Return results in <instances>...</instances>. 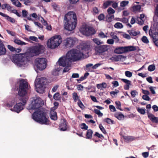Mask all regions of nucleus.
<instances>
[{"instance_id": "nucleus-1", "label": "nucleus", "mask_w": 158, "mask_h": 158, "mask_svg": "<svg viewBox=\"0 0 158 158\" xmlns=\"http://www.w3.org/2000/svg\"><path fill=\"white\" fill-rule=\"evenodd\" d=\"M34 120L41 124L48 125L50 122L46 113L43 110H39L33 113L32 115Z\"/></svg>"}, {"instance_id": "nucleus-2", "label": "nucleus", "mask_w": 158, "mask_h": 158, "mask_svg": "<svg viewBox=\"0 0 158 158\" xmlns=\"http://www.w3.org/2000/svg\"><path fill=\"white\" fill-rule=\"evenodd\" d=\"M28 56H30L28 53L16 54L13 57V61L19 67L24 66L28 61Z\"/></svg>"}, {"instance_id": "nucleus-3", "label": "nucleus", "mask_w": 158, "mask_h": 158, "mask_svg": "<svg viewBox=\"0 0 158 158\" xmlns=\"http://www.w3.org/2000/svg\"><path fill=\"white\" fill-rule=\"evenodd\" d=\"M83 54L77 49L71 50L67 53L66 58L70 62L80 60L83 56Z\"/></svg>"}, {"instance_id": "nucleus-4", "label": "nucleus", "mask_w": 158, "mask_h": 158, "mask_svg": "<svg viewBox=\"0 0 158 158\" xmlns=\"http://www.w3.org/2000/svg\"><path fill=\"white\" fill-rule=\"evenodd\" d=\"M62 41V39L60 35H55L48 40L47 46L52 49H55L60 45Z\"/></svg>"}, {"instance_id": "nucleus-5", "label": "nucleus", "mask_w": 158, "mask_h": 158, "mask_svg": "<svg viewBox=\"0 0 158 158\" xmlns=\"http://www.w3.org/2000/svg\"><path fill=\"white\" fill-rule=\"evenodd\" d=\"M31 103L29 105L27 109L29 110L40 108L44 104V102L39 97L34 98Z\"/></svg>"}, {"instance_id": "nucleus-6", "label": "nucleus", "mask_w": 158, "mask_h": 158, "mask_svg": "<svg viewBox=\"0 0 158 158\" xmlns=\"http://www.w3.org/2000/svg\"><path fill=\"white\" fill-rule=\"evenodd\" d=\"M45 47L42 45L38 44L33 47L28 53L30 56H33L43 53L45 51Z\"/></svg>"}, {"instance_id": "nucleus-7", "label": "nucleus", "mask_w": 158, "mask_h": 158, "mask_svg": "<svg viewBox=\"0 0 158 158\" xmlns=\"http://www.w3.org/2000/svg\"><path fill=\"white\" fill-rule=\"evenodd\" d=\"M47 60L44 58H37L35 59V64L37 68L40 70H43L47 66Z\"/></svg>"}, {"instance_id": "nucleus-8", "label": "nucleus", "mask_w": 158, "mask_h": 158, "mask_svg": "<svg viewBox=\"0 0 158 158\" xmlns=\"http://www.w3.org/2000/svg\"><path fill=\"white\" fill-rule=\"evenodd\" d=\"M58 63L60 66L65 67L63 70V72H66L70 69V64L68 60L65 56L60 57L58 61Z\"/></svg>"}, {"instance_id": "nucleus-9", "label": "nucleus", "mask_w": 158, "mask_h": 158, "mask_svg": "<svg viewBox=\"0 0 158 158\" xmlns=\"http://www.w3.org/2000/svg\"><path fill=\"white\" fill-rule=\"evenodd\" d=\"M47 81L45 77L37 78L35 81V86L36 89H45L47 88Z\"/></svg>"}, {"instance_id": "nucleus-10", "label": "nucleus", "mask_w": 158, "mask_h": 158, "mask_svg": "<svg viewBox=\"0 0 158 158\" xmlns=\"http://www.w3.org/2000/svg\"><path fill=\"white\" fill-rule=\"evenodd\" d=\"M80 30L83 34L86 36L93 35L96 32L95 30L93 27L86 25L83 26Z\"/></svg>"}, {"instance_id": "nucleus-11", "label": "nucleus", "mask_w": 158, "mask_h": 158, "mask_svg": "<svg viewBox=\"0 0 158 158\" xmlns=\"http://www.w3.org/2000/svg\"><path fill=\"white\" fill-rule=\"evenodd\" d=\"M64 21L71 22L72 23H77L76 15L74 12L70 11L66 14L64 17Z\"/></svg>"}, {"instance_id": "nucleus-12", "label": "nucleus", "mask_w": 158, "mask_h": 158, "mask_svg": "<svg viewBox=\"0 0 158 158\" xmlns=\"http://www.w3.org/2000/svg\"><path fill=\"white\" fill-rule=\"evenodd\" d=\"M108 46L104 45L100 46H96L94 47V50L96 55H102L103 53L108 50Z\"/></svg>"}, {"instance_id": "nucleus-13", "label": "nucleus", "mask_w": 158, "mask_h": 158, "mask_svg": "<svg viewBox=\"0 0 158 158\" xmlns=\"http://www.w3.org/2000/svg\"><path fill=\"white\" fill-rule=\"evenodd\" d=\"M78 48L80 50V52L83 54V52H86L90 49V43L89 42H82L78 46Z\"/></svg>"}, {"instance_id": "nucleus-14", "label": "nucleus", "mask_w": 158, "mask_h": 158, "mask_svg": "<svg viewBox=\"0 0 158 158\" xmlns=\"http://www.w3.org/2000/svg\"><path fill=\"white\" fill-rule=\"evenodd\" d=\"M19 90L18 94L20 97V100L24 104H26L28 98V97L26 95L27 94V91L26 89Z\"/></svg>"}, {"instance_id": "nucleus-15", "label": "nucleus", "mask_w": 158, "mask_h": 158, "mask_svg": "<svg viewBox=\"0 0 158 158\" xmlns=\"http://www.w3.org/2000/svg\"><path fill=\"white\" fill-rule=\"evenodd\" d=\"M64 27L65 29L69 31L74 30L76 25L77 23H72L71 22L64 21Z\"/></svg>"}, {"instance_id": "nucleus-16", "label": "nucleus", "mask_w": 158, "mask_h": 158, "mask_svg": "<svg viewBox=\"0 0 158 158\" xmlns=\"http://www.w3.org/2000/svg\"><path fill=\"white\" fill-rule=\"evenodd\" d=\"M25 104L24 103L23 104L21 102L17 103L14 106L13 108H11L10 110L12 111L18 113L23 109V106Z\"/></svg>"}, {"instance_id": "nucleus-17", "label": "nucleus", "mask_w": 158, "mask_h": 158, "mask_svg": "<svg viewBox=\"0 0 158 158\" xmlns=\"http://www.w3.org/2000/svg\"><path fill=\"white\" fill-rule=\"evenodd\" d=\"M149 35L151 38H152L155 44L158 47V32H153L152 30H150Z\"/></svg>"}, {"instance_id": "nucleus-18", "label": "nucleus", "mask_w": 158, "mask_h": 158, "mask_svg": "<svg viewBox=\"0 0 158 158\" xmlns=\"http://www.w3.org/2000/svg\"><path fill=\"white\" fill-rule=\"evenodd\" d=\"M76 41L72 38L69 37L64 40V45L67 47H71L75 43Z\"/></svg>"}, {"instance_id": "nucleus-19", "label": "nucleus", "mask_w": 158, "mask_h": 158, "mask_svg": "<svg viewBox=\"0 0 158 158\" xmlns=\"http://www.w3.org/2000/svg\"><path fill=\"white\" fill-rule=\"evenodd\" d=\"M19 89H29L30 88L27 80L22 79L19 81Z\"/></svg>"}, {"instance_id": "nucleus-20", "label": "nucleus", "mask_w": 158, "mask_h": 158, "mask_svg": "<svg viewBox=\"0 0 158 158\" xmlns=\"http://www.w3.org/2000/svg\"><path fill=\"white\" fill-rule=\"evenodd\" d=\"M68 123L65 119H63L60 125V130L61 131H65L67 129V124Z\"/></svg>"}, {"instance_id": "nucleus-21", "label": "nucleus", "mask_w": 158, "mask_h": 158, "mask_svg": "<svg viewBox=\"0 0 158 158\" xmlns=\"http://www.w3.org/2000/svg\"><path fill=\"white\" fill-rule=\"evenodd\" d=\"M148 118L153 123H158V117H156L152 114L148 112Z\"/></svg>"}, {"instance_id": "nucleus-22", "label": "nucleus", "mask_w": 158, "mask_h": 158, "mask_svg": "<svg viewBox=\"0 0 158 158\" xmlns=\"http://www.w3.org/2000/svg\"><path fill=\"white\" fill-rule=\"evenodd\" d=\"M114 52L117 54H121L125 52V47H119L116 48L114 51Z\"/></svg>"}, {"instance_id": "nucleus-23", "label": "nucleus", "mask_w": 158, "mask_h": 158, "mask_svg": "<svg viewBox=\"0 0 158 158\" xmlns=\"http://www.w3.org/2000/svg\"><path fill=\"white\" fill-rule=\"evenodd\" d=\"M93 131L92 130L89 129L87 130L86 132L85 138L88 139H91Z\"/></svg>"}, {"instance_id": "nucleus-24", "label": "nucleus", "mask_w": 158, "mask_h": 158, "mask_svg": "<svg viewBox=\"0 0 158 158\" xmlns=\"http://www.w3.org/2000/svg\"><path fill=\"white\" fill-rule=\"evenodd\" d=\"M6 52V49L2 42L1 43H0V56L5 54Z\"/></svg>"}, {"instance_id": "nucleus-25", "label": "nucleus", "mask_w": 158, "mask_h": 158, "mask_svg": "<svg viewBox=\"0 0 158 158\" xmlns=\"http://www.w3.org/2000/svg\"><path fill=\"white\" fill-rule=\"evenodd\" d=\"M121 80L126 84L125 86L126 89H128L131 87V81L125 79H122Z\"/></svg>"}, {"instance_id": "nucleus-26", "label": "nucleus", "mask_w": 158, "mask_h": 158, "mask_svg": "<svg viewBox=\"0 0 158 158\" xmlns=\"http://www.w3.org/2000/svg\"><path fill=\"white\" fill-rule=\"evenodd\" d=\"M114 117L119 120H121L124 119V115L121 112L116 113L114 114Z\"/></svg>"}, {"instance_id": "nucleus-27", "label": "nucleus", "mask_w": 158, "mask_h": 158, "mask_svg": "<svg viewBox=\"0 0 158 158\" xmlns=\"http://www.w3.org/2000/svg\"><path fill=\"white\" fill-rule=\"evenodd\" d=\"M110 35L112 39L114 40L116 43H117L119 42V40L117 36L115 35V33L114 32H111L110 34Z\"/></svg>"}, {"instance_id": "nucleus-28", "label": "nucleus", "mask_w": 158, "mask_h": 158, "mask_svg": "<svg viewBox=\"0 0 158 158\" xmlns=\"http://www.w3.org/2000/svg\"><path fill=\"white\" fill-rule=\"evenodd\" d=\"M124 58V57L122 55H119L116 56L112 57L111 59L115 61H121L122 59Z\"/></svg>"}, {"instance_id": "nucleus-29", "label": "nucleus", "mask_w": 158, "mask_h": 158, "mask_svg": "<svg viewBox=\"0 0 158 158\" xmlns=\"http://www.w3.org/2000/svg\"><path fill=\"white\" fill-rule=\"evenodd\" d=\"M14 42L15 44L20 45H25L27 44V43L17 39H15Z\"/></svg>"}, {"instance_id": "nucleus-30", "label": "nucleus", "mask_w": 158, "mask_h": 158, "mask_svg": "<svg viewBox=\"0 0 158 158\" xmlns=\"http://www.w3.org/2000/svg\"><path fill=\"white\" fill-rule=\"evenodd\" d=\"M123 138L127 142L132 141L134 139V138L132 136H123Z\"/></svg>"}, {"instance_id": "nucleus-31", "label": "nucleus", "mask_w": 158, "mask_h": 158, "mask_svg": "<svg viewBox=\"0 0 158 158\" xmlns=\"http://www.w3.org/2000/svg\"><path fill=\"white\" fill-rule=\"evenodd\" d=\"M51 118L53 120H56L57 119V116L56 112L53 111L51 113Z\"/></svg>"}, {"instance_id": "nucleus-32", "label": "nucleus", "mask_w": 158, "mask_h": 158, "mask_svg": "<svg viewBox=\"0 0 158 158\" xmlns=\"http://www.w3.org/2000/svg\"><path fill=\"white\" fill-rule=\"evenodd\" d=\"M145 17V15L142 14L140 15V17L138 19V23L140 24H142L143 23L144 18Z\"/></svg>"}, {"instance_id": "nucleus-33", "label": "nucleus", "mask_w": 158, "mask_h": 158, "mask_svg": "<svg viewBox=\"0 0 158 158\" xmlns=\"http://www.w3.org/2000/svg\"><path fill=\"white\" fill-rule=\"evenodd\" d=\"M125 47L126 52L127 51H133L136 49L135 47L133 46H128Z\"/></svg>"}, {"instance_id": "nucleus-34", "label": "nucleus", "mask_w": 158, "mask_h": 158, "mask_svg": "<svg viewBox=\"0 0 158 158\" xmlns=\"http://www.w3.org/2000/svg\"><path fill=\"white\" fill-rule=\"evenodd\" d=\"M13 4L18 7H21V4L18 0H11Z\"/></svg>"}, {"instance_id": "nucleus-35", "label": "nucleus", "mask_w": 158, "mask_h": 158, "mask_svg": "<svg viewBox=\"0 0 158 158\" xmlns=\"http://www.w3.org/2000/svg\"><path fill=\"white\" fill-rule=\"evenodd\" d=\"M107 84L105 82L102 83V84H98L97 86L98 88H106L107 87Z\"/></svg>"}, {"instance_id": "nucleus-36", "label": "nucleus", "mask_w": 158, "mask_h": 158, "mask_svg": "<svg viewBox=\"0 0 158 158\" xmlns=\"http://www.w3.org/2000/svg\"><path fill=\"white\" fill-rule=\"evenodd\" d=\"M25 39L28 41H30V40L36 42H37L38 41L37 38L34 36H31L29 37V39L26 38Z\"/></svg>"}, {"instance_id": "nucleus-37", "label": "nucleus", "mask_w": 158, "mask_h": 158, "mask_svg": "<svg viewBox=\"0 0 158 158\" xmlns=\"http://www.w3.org/2000/svg\"><path fill=\"white\" fill-rule=\"evenodd\" d=\"M128 32L130 35L131 36H135L139 34V32H137L134 30H129Z\"/></svg>"}, {"instance_id": "nucleus-38", "label": "nucleus", "mask_w": 158, "mask_h": 158, "mask_svg": "<svg viewBox=\"0 0 158 158\" xmlns=\"http://www.w3.org/2000/svg\"><path fill=\"white\" fill-rule=\"evenodd\" d=\"M93 42L97 45H99L102 44L103 43L101 40L98 38H94L93 39Z\"/></svg>"}, {"instance_id": "nucleus-39", "label": "nucleus", "mask_w": 158, "mask_h": 158, "mask_svg": "<svg viewBox=\"0 0 158 158\" xmlns=\"http://www.w3.org/2000/svg\"><path fill=\"white\" fill-rule=\"evenodd\" d=\"M134 11H140L141 9V6L136 5L134 6L133 7Z\"/></svg>"}, {"instance_id": "nucleus-40", "label": "nucleus", "mask_w": 158, "mask_h": 158, "mask_svg": "<svg viewBox=\"0 0 158 158\" xmlns=\"http://www.w3.org/2000/svg\"><path fill=\"white\" fill-rule=\"evenodd\" d=\"M104 121L106 122L109 124H113L114 123V121L111 120L109 118H106L104 119Z\"/></svg>"}, {"instance_id": "nucleus-41", "label": "nucleus", "mask_w": 158, "mask_h": 158, "mask_svg": "<svg viewBox=\"0 0 158 158\" xmlns=\"http://www.w3.org/2000/svg\"><path fill=\"white\" fill-rule=\"evenodd\" d=\"M94 112L98 115V117H102L103 115L102 113H101L100 110L97 109H94Z\"/></svg>"}, {"instance_id": "nucleus-42", "label": "nucleus", "mask_w": 158, "mask_h": 158, "mask_svg": "<svg viewBox=\"0 0 158 158\" xmlns=\"http://www.w3.org/2000/svg\"><path fill=\"white\" fill-rule=\"evenodd\" d=\"M94 112L98 115V117H102L103 115L102 113H101L100 110L97 109H94Z\"/></svg>"}, {"instance_id": "nucleus-43", "label": "nucleus", "mask_w": 158, "mask_h": 158, "mask_svg": "<svg viewBox=\"0 0 158 158\" xmlns=\"http://www.w3.org/2000/svg\"><path fill=\"white\" fill-rule=\"evenodd\" d=\"M94 112L98 115V117H102L103 115L102 113H101L100 110L97 109H94Z\"/></svg>"}, {"instance_id": "nucleus-44", "label": "nucleus", "mask_w": 158, "mask_h": 158, "mask_svg": "<svg viewBox=\"0 0 158 158\" xmlns=\"http://www.w3.org/2000/svg\"><path fill=\"white\" fill-rule=\"evenodd\" d=\"M116 108L120 110H122L121 108V104L120 102L119 101H117L115 102Z\"/></svg>"}, {"instance_id": "nucleus-45", "label": "nucleus", "mask_w": 158, "mask_h": 158, "mask_svg": "<svg viewBox=\"0 0 158 158\" xmlns=\"http://www.w3.org/2000/svg\"><path fill=\"white\" fill-rule=\"evenodd\" d=\"M114 27L116 28L120 29L123 27V26L121 23L118 22L114 24Z\"/></svg>"}, {"instance_id": "nucleus-46", "label": "nucleus", "mask_w": 158, "mask_h": 158, "mask_svg": "<svg viewBox=\"0 0 158 158\" xmlns=\"http://www.w3.org/2000/svg\"><path fill=\"white\" fill-rule=\"evenodd\" d=\"M112 2H113L112 1H107L104 3L103 5V6L106 8L110 5Z\"/></svg>"}, {"instance_id": "nucleus-47", "label": "nucleus", "mask_w": 158, "mask_h": 158, "mask_svg": "<svg viewBox=\"0 0 158 158\" xmlns=\"http://www.w3.org/2000/svg\"><path fill=\"white\" fill-rule=\"evenodd\" d=\"M81 128L82 129L85 130H87L88 128V126L86 125L85 123H82L80 124V125Z\"/></svg>"}, {"instance_id": "nucleus-48", "label": "nucleus", "mask_w": 158, "mask_h": 158, "mask_svg": "<svg viewBox=\"0 0 158 158\" xmlns=\"http://www.w3.org/2000/svg\"><path fill=\"white\" fill-rule=\"evenodd\" d=\"M99 127L103 134H106L107 133L106 130L102 124H100L99 125Z\"/></svg>"}, {"instance_id": "nucleus-49", "label": "nucleus", "mask_w": 158, "mask_h": 158, "mask_svg": "<svg viewBox=\"0 0 158 158\" xmlns=\"http://www.w3.org/2000/svg\"><path fill=\"white\" fill-rule=\"evenodd\" d=\"M138 111L140 113L142 114H145V109L143 108H138L137 109Z\"/></svg>"}, {"instance_id": "nucleus-50", "label": "nucleus", "mask_w": 158, "mask_h": 158, "mask_svg": "<svg viewBox=\"0 0 158 158\" xmlns=\"http://www.w3.org/2000/svg\"><path fill=\"white\" fill-rule=\"evenodd\" d=\"M142 41L145 44H148L149 43V40L148 38L146 36H143L142 39Z\"/></svg>"}, {"instance_id": "nucleus-51", "label": "nucleus", "mask_w": 158, "mask_h": 158, "mask_svg": "<svg viewBox=\"0 0 158 158\" xmlns=\"http://www.w3.org/2000/svg\"><path fill=\"white\" fill-rule=\"evenodd\" d=\"M15 104V101H14L9 102L6 104L7 107H11Z\"/></svg>"}, {"instance_id": "nucleus-52", "label": "nucleus", "mask_w": 158, "mask_h": 158, "mask_svg": "<svg viewBox=\"0 0 158 158\" xmlns=\"http://www.w3.org/2000/svg\"><path fill=\"white\" fill-rule=\"evenodd\" d=\"M125 75L127 77H131L132 76V73L129 71H127L125 72Z\"/></svg>"}, {"instance_id": "nucleus-53", "label": "nucleus", "mask_w": 158, "mask_h": 158, "mask_svg": "<svg viewBox=\"0 0 158 158\" xmlns=\"http://www.w3.org/2000/svg\"><path fill=\"white\" fill-rule=\"evenodd\" d=\"M94 136H96L99 138H104V136L100 134L98 132H95L94 134Z\"/></svg>"}, {"instance_id": "nucleus-54", "label": "nucleus", "mask_w": 158, "mask_h": 158, "mask_svg": "<svg viewBox=\"0 0 158 158\" xmlns=\"http://www.w3.org/2000/svg\"><path fill=\"white\" fill-rule=\"evenodd\" d=\"M129 3L128 1H123L120 3V6L124 7L127 5Z\"/></svg>"}, {"instance_id": "nucleus-55", "label": "nucleus", "mask_w": 158, "mask_h": 158, "mask_svg": "<svg viewBox=\"0 0 158 158\" xmlns=\"http://www.w3.org/2000/svg\"><path fill=\"white\" fill-rule=\"evenodd\" d=\"M53 98L55 100H59L60 98L59 94L58 93H56L53 96Z\"/></svg>"}, {"instance_id": "nucleus-56", "label": "nucleus", "mask_w": 158, "mask_h": 158, "mask_svg": "<svg viewBox=\"0 0 158 158\" xmlns=\"http://www.w3.org/2000/svg\"><path fill=\"white\" fill-rule=\"evenodd\" d=\"M155 69V65H150L148 68V70L149 71H154Z\"/></svg>"}, {"instance_id": "nucleus-57", "label": "nucleus", "mask_w": 158, "mask_h": 158, "mask_svg": "<svg viewBox=\"0 0 158 158\" xmlns=\"http://www.w3.org/2000/svg\"><path fill=\"white\" fill-rule=\"evenodd\" d=\"M131 97L133 98H134L138 94V92L135 90H132L131 92Z\"/></svg>"}, {"instance_id": "nucleus-58", "label": "nucleus", "mask_w": 158, "mask_h": 158, "mask_svg": "<svg viewBox=\"0 0 158 158\" xmlns=\"http://www.w3.org/2000/svg\"><path fill=\"white\" fill-rule=\"evenodd\" d=\"M107 12L108 14L110 15L114 13L115 11L112 8L110 7L107 10Z\"/></svg>"}, {"instance_id": "nucleus-59", "label": "nucleus", "mask_w": 158, "mask_h": 158, "mask_svg": "<svg viewBox=\"0 0 158 158\" xmlns=\"http://www.w3.org/2000/svg\"><path fill=\"white\" fill-rule=\"evenodd\" d=\"M73 98L75 102H76L78 98L77 94L76 93H74L73 94Z\"/></svg>"}, {"instance_id": "nucleus-60", "label": "nucleus", "mask_w": 158, "mask_h": 158, "mask_svg": "<svg viewBox=\"0 0 158 158\" xmlns=\"http://www.w3.org/2000/svg\"><path fill=\"white\" fill-rule=\"evenodd\" d=\"M142 98L146 101H149L150 100V98L148 96V95H144L142 96Z\"/></svg>"}, {"instance_id": "nucleus-61", "label": "nucleus", "mask_w": 158, "mask_h": 158, "mask_svg": "<svg viewBox=\"0 0 158 158\" xmlns=\"http://www.w3.org/2000/svg\"><path fill=\"white\" fill-rule=\"evenodd\" d=\"M78 105L79 107L82 109H83L85 108L84 106L80 100H79L78 102Z\"/></svg>"}, {"instance_id": "nucleus-62", "label": "nucleus", "mask_w": 158, "mask_h": 158, "mask_svg": "<svg viewBox=\"0 0 158 158\" xmlns=\"http://www.w3.org/2000/svg\"><path fill=\"white\" fill-rule=\"evenodd\" d=\"M118 21H122L123 23H126L128 22V20L126 18H123L122 19H118Z\"/></svg>"}, {"instance_id": "nucleus-63", "label": "nucleus", "mask_w": 158, "mask_h": 158, "mask_svg": "<svg viewBox=\"0 0 158 158\" xmlns=\"http://www.w3.org/2000/svg\"><path fill=\"white\" fill-rule=\"evenodd\" d=\"M6 19L9 21H10L12 23H14L15 22V20L14 19L8 16H7Z\"/></svg>"}, {"instance_id": "nucleus-64", "label": "nucleus", "mask_w": 158, "mask_h": 158, "mask_svg": "<svg viewBox=\"0 0 158 158\" xmlns=\"http://www.w3.org/2000/svg\"><path fill=\"white\" fill-rule=\"evenodd\" d=\"M109 108L111 111L115 112L116 111L115 107L113 105H110L109 106Z\"/></svg>"}]
</instances>
